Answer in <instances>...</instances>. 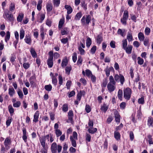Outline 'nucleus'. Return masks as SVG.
Here are the masks:
<instances>
[{"mask_svg":"<svg viewBox=\"0 0 153 153\" xmlns=\"http://www.w3.org/2000/svg\"><path fill=\"white\" fill-rule=\"evenodd\" d=\"M68 63V60L66 57H65V58H64L61 64V66L62 67L64 68L65 66H66Z\"/></svg>","mask_w":153,"mask_h":153,"instance_id":"4468645a","label":"nucleus"},{"mask_svg":"<svg viewBox=\"0 0 153 153\" xmlns=\"http://www.w3.org/2000/svg\"><path fill=\"white\" fill-rule=\"evenodd\" d=\"M64 20L63 19H61L59 22V26H58V27L59 28H61L62 27L64 23Z\"/></svg>","mask_w":153,"mask_h":153,"instance_id":"37998d69","label":"nucleus"},{"mask_svg":"<svg viewBox=\"0 0 153 153\" xmlns=\"http://www.w3.org/2000/svg\"><path fill=\"white\" fill-rule=\"evenodd\" d=\"M127 38L129 42L131 41L133 39V37L131 33L128 32Z\"/></svg>","mask_w":153,"mask_h":153,"instance_id":"473e14b6","label":"nucleus"},{"mask_svg":"<svg viewBox=\"0 0 153 153\" xmlns=\"http://www.w3.org/2000/svg\"><path fill=\"white\" fill-rule=\"evenodd\" d=\"M25 31L22 28L20 29V38L21 39H22L25 36Z\"/></svg>","mask_w":153,"mask_h":153,"instance_id":"a878e982","label":"nucleus"},{"mask_svg":"<svg viewBox=\"0 0 153 153\" xmlns=\"http://www.w3.org/2000/svg\"><path fill=\"white\" fill-rule=\"evenodd\" d=\"M72 59L74 62H76L77 60V55L76 53H74L72 56Z\"/></svg>","mask_w":153,"mask_h":153,"instance_id":"4d7b16f0","label":"nucleus"},{"mask_svg":"<svg viewBox=\"0 0 153 153\" xmlns=\"http://www.w3.org/2000/svg\"><path fill=\"white\" fill-rule=\"evenodd\" d=\"M114 79L117 82L119 81L120 79L121 84L123 85L125 81V78L124 76L121 74H120V76L118 74H116L114 76Z\"/></svg>","mask_w":153,"mask_h":153,"instance_id":"39448f33","label":"nucleus"},{"mask_svg":"<svg viewBox=\"0 0 153 153\" xmlns=\"http://www.w3.org/2000/svg\"><path fill=\"white\" fill-rule=\"evenodd\" d=\"M68 110V105L65 103L63 105L62 107V110L64 112H67Z\"/></svg>","mask_w":153,"mask_h":153,"instance_id":"2f4dec72","label":"nucleus"},{"mask_svg":"<svg viewBox=\"0 0 153 153\" xmlns=\"http://www.w3.org/2000/svg\"><path fill=\"white\" fill-rule=\"evenodd\" d=\"M85 110L87 113H88L91 111V109L88 105H86L85 106Z\"/></svg>","mask_w":153,"mask_h":153,"instance_id":"052dcab7","label":"nucleus"},{"mask_svg":"<svg viewBox=\"0 0 153 153\" xmlns=\"http://www.w3.org/2000/svg\"><path fill=\"white\" fill-rule=\"evenodd\" d=\"M15 90L13 88H9V94L11 97L13 96L15 93Z\"/></svg>","mask_w":153,"mask_h":153,"instance_id":"bb28decb","label":"nucleus"},{"mask_svg":"<svg viewBox=\"0 0 153 153\" xmlns=\"http://www.w3.org/2000/svg\"><path fill=\"white\" fill-rule=\"evenodd\" d=\"M138 37L139 40L140 41H143L145 37L143 34L142 32H140L138 34Z\"/></svg>","mask_w":153,"mask_h":153,"instance_id":"a211bd4d","label":"nucleus"},{"mask_svg":"<svg viewBox=\"0 0 153 153\" xmlns=\"http://www.w3.org/2000/svg\"><path fill=\"white\" fill-rule=\"evenodd\" d=\"M112 84L108 83L107 85V88L108 91L110 92L113 91L115 89V87Z\"/></svg>","mask_w":153,"mask_h":153,"instance_id":"9b49d317","label":"nucleus"},{"mask_svg":"<svg viewBox=\"0 0 153 153\" xmlns=\"http://www.w3.org/2000/svg\"><path fill=\"white\" fill-rule=\"evenodd\" d=\"M23 136L22 139L25 142L27 141V131L26 128L24 127L22 128Z\"/></svg>","mask_w":153,"mask_h":153,"instance_id":"1a4fd4ad","label":"nucleus"},{"mask_svg":"<svg viewBox=\"0 0 153 153\" xmlns=\"http://www.w3.org/2000/svg\"><path fill=\"white\" fill-rule=\"evenodd\" d=\"M52 83L55 85L56 86L57 84V80L55 76H53L52 78Z\"/></svg>","mask_w":153,"mask_h":153,"instance_id":"49530a36","label":"nucleus"},{"mask_svg":"<svg viewBox=\"0 0 153 153\" xmlns=\"http://www.w3.org/2000/svg\"><path fill=\"white\" fill-rule=\"evenodd\" d=\"M97 128H89L88 129L89 132L92 134H94V133L96 132L97 131Z\"/></svg>","mask_w":153,"mask_h":153,"instance_id":"ea45409f","label":"nucleus"},{"mask_svg":"<svg viewBox=\"0 0 153 153\" xmlns=\"http://www.w3.org/2000/svg\"><path fill=\"white\" fill-rule=\"evenodd\" d=\"M148 138L149 139V142L150 144H153V141H152V136L149 135L148 136Z\"/></svg>","mask_w":153,"mask_h":153,"instance_id":"6e6d98bb","label":"nucleus"},{"mask_svg":"<svg viewBox=\"0 0 153 153\" xmlns=\"http://www.w3.org/2000/svg\"><path fill=\"white\" fill-rule=\"evenodd\" d=\"M30 52L33 57L34 58L37 56V54L33 48H31Z\"/></svg>","mask_w":153,"mask_h":153,"instance_id":"4be33fe9","label":"nucleus"},{"mask_svg":"<svg viewBox=\"0 0 153 153\" xmlns=\"http://www.w3.org/2000/svg\"><path fill=\"white\" fill-rule=\"evenodd\" d=\"M9 111L11 115H12L14 113V111L12 106L11 105H9L8 106Z\"/></svg>","mask_w":153,"mask_h":153,"instance_id":"c9c22d12","label":"nucleus"},{"mask_svg":"<svg viewBox=\"0 0 153 153\" xmlns=\"http://www.w3.org/2000/svg\"><path fill=\"white\" fill-rule=\"evenodd\" d=\"M78 50L80 52V54L81 55H84L85 54V51L81 48V47H79L78 48Z\"/></svg>","mask_w":153,"mask_h":153,"instance_id":"13d9d810","label":"nucleus"},{"mask_svg":"<svg viewBox=\"0 0 153 153\" xmlns=\"http://www.w3.org/2000/svg\"><path fill=\"white\" fill-rule=\"evenodd\" d=\"M39 115V113L38 111H36L34 115V119L33 121L36 123L38 121V118Z\"/></svg>","mask_w":153,"mask_h":153,"instance_id":"f8f14e48","label":"nucleus"},{"mask_svg":"<svg viewBox=\"0 0 153 153\" xmlns=\"http://www.w3.org/2000/svg\"><path fill=\"white\" fill-rule=\"evenodd\" d=\"M49 137V135L47 134L45 136L42 137L41 138L39 139L41 145L43 148H45V141L46 140H48V141Z\"/></svg>","mask_w":153,"mask_h":153,"instance_id":"7ed1b4c3","label":"nucleus"},{"mask_svg":"<svg viewBox=\"0 0 153 153\" xmlns=\"http://www.w3.org/2000/svg\"><path fill=\"white\" fill-rule=\"evenodd\" d=\"M82 16V13L81 12L77 13L75 18V19L76 20H79Z\"/></svg>","mask_w":153,"mask_h":153,"instance_id":"7c9ffc66","label":"nucleus"},{"mask_svg":"<svg viewBox=\"0 0 153 153\" xmlns=\"http://www.w3.org/2000/svg\"><path fill=\"white\" fill-rule=\"evenodd\" d=\"M96 49L97 47L95 45L93 46L91 49V53L93 54H94L95 52V51L96 50Z\"/></svg>","mask_w":153,"mask_h":153,"instance_id":"8fccbe9b","label":"nucleus"},{"mask_svg":"<svg viewBox=\"0 0 153 153\" xmlns=\"http://www.w3.org/2000/svg\"><path fill=\"white\" fill-rule=\"evenodd\" d=\"M63 83L62 77L61 75H59V83L61 85Z\"/></svg>","mask_w":153,"mask_h":153,"instance_id":"864d4df0","label":"nucleus"},{"mask_svg":"<svg viewBox=\"0 0 153 153\" xmlns=\"http://www.w3.org/2000/svg\"><path fill=\"white\" fill-rule=\"evenodd\" d=\"M70 140L71 142L72 146L74 147H76V140L74 139L73 137L72 136L70 137Z\"/></svg>","mask_w":153,"mask_h":153,"instance_id":"412c9836","label":"nucleus"},{"mask_svg":"<svg viewBox=\"0 0 153 153\" xmlns=\"http://www.w3.org/2000/svg\"><path fill=\"white\" fill-rule=\"evenodd\" d=\"M123 95V92L122 90L119 89L118 91L117 96L119 99L121 100H122Z\"/></svg>","mask_w":153,"mask_h":153,"instance_id":"5701e85b","label":"nucleus"},{"mask_svg":"<svg viewBox=\"0 0 153 153\" xmlns=\"http://www.w3.org/2000/svg\"><path fill=\"white\" fill-rule=\"evenodd\" d=\"M127 42L126 39H125L124 40L122 41V46L123 48V49H125L127 47Z\"/></svg>","mask_w":153,"mask_h":153,"instance_id":"58836bf2","label":"nucleus"},{"mask_svg":"<svg viewBox=\"0 0 153 153\" xmlns=\"http://www.w3.org/2000/svg\"><path fill=\"white\" fill-rule=\"evenodd\" d=\"M53 59H48L47 60V65L49 68H52L53 66Z\"/></svg>","mask_w":153,"mask_h":153,"instance_id":"dca6fc26","label":"nucleus"},{"mask_svg":"<svg viewBox=\"0 0 153 153\" xmlns=\"http://www.w3.org/2000/svg\"><path fill=\"white\" fill-rule=\"evenodd\" d=\"M148 125L149 126L153 127V119L152 117H149L148 120Z\"/></svg>","mask_w":153,"mask_h":153,"instance_id":"f3484780","label":"nucleus"},{"mask_svg":"<svg viewBox=\"0 0 153 153\" xmlns=\"http://www.w3.org/2000/svg\"><path fill=\"white\" fill-rule=\"evenodd\" d=\"M45 31L43 27L41 28L40 29V36L42 38V39L43 40L45 38Z\"/></svg>","mask_w":153,"mask_h":153,"instance_id":"393cba45","label":"nucleus"},{"mask_svg":"<svg viewBox=\"0 0 153 153\" xmlns=\"http://www.w3.org/2000/svg\"><path fill=\"white\" fill-rule=\"evenodd\" d=\"M55 133L57 137H58L61 135L62 132L59 129H58L55 130Z\"/></svg>","mask_w":153,"mask_h":153,"instance_id":"3c124183","label":"nucleus"},{"mask_svg":"<svg viewBox=\"0 0 153 153\" xmlns=\"http://www.w3.org/2000/svg\"><path fill=\"white\" fill-rule=\"evenodd\" d=\"M114 137L117 140H120V135L118 132L115 131L114 132Z\"/></svg>","mask_w":153,"mask_h":153,"instance_id":"6ab92c4d","label":"nucleus"},{"mask_svg":"<svg viewBox=\"0 0 153 153\" xmlns=\"http://www.w3.org/2000/svg\"><path fill=\"white\" fill-rule=\"evenodd\" d=\"M92 43L91 39L89 37L86 40V45L88 48H89Z\"/></svg>","mask_w":153,"mask_h":153,"instance_id":"b1692460","label":"nucleus"},{"mask_svg":"<svg viewBox=\"0 0 153 153\" xmlns=\"http://www.w3.org/2000/svg\"><path fill=\"white\" fill-rule=\"evenodd\" d=\"M24 40L26 43L29 45H31V40L30 38L28 37L27 36L25 37Z\"/></svg>","mask_w":153,"mask_h":153,"instance_id":"f704fd0d","label":"nucleus"},{"mask_svg":"<svg viewBox=\"0 0 153 153\" xmlns=\"http://www.w3.org/2000/svg\"><path fill=\"white\" fill-rule=\"evenodd\" d=\"M102 40V37L101 35H99L97 36V42L100 44Z\"/></svg>","mask_w":153,"mask_h":153,"instance_id":"e433bc0d","label":"nucleus"},{"mask_svg":"<svg viewBox=\"0 0 153 153\" xmlns=\"http://www.w3.org/2000/svg\"><path fill=\"white\" fill-rule=\"evenodd\" d=\"M36 78L35 75L33 76L30 77L29 79V81L31 87H34L36 84L35 81Z\"/></svg>","mask_w":153,"mask_h":153,"instance_id":"0eeeda50","label":"nucleus"},{"mask_svg":"<svg viewBox=\"0 0 153 153\" xmlns=\"http://www.w3.org/2000/svg\"><path fill=\"white\" fill-rule=\"evenodd\" d=\"M53 1L54 6L58 7L60 3V0H53Z\"/></svg>","mask_w":153,"mask_h":153,"instance_id":"c03bdc74","label":"nucleus"},{"mask_svg":"<svg viewBox=\"0 0 153 153\" xmlns=\"http://www.w3.org/2000/svg\"><path fill=\"white\" fill-rule=\"evenodd\" d=\"M65 7L67 10V13L68 14H69L72 12L73 10L70 6L66 5H65Z\"/></svg>","mask_w":153,"mask_h":153,"instance_id":"ddd939ff","label":"nucleus"},{"mask_svg":"<svg viewBox=\"0 0 153 153\" xmlns=\"http://www.w3.org/2000/svg\"><path fill=\"white\" fill-rule=\"evenodd\" d=\"M47 10L48 12H50L53 8V5L51 4H48L46 6Z\"/></svg>","mask_w":153,"mask_h":153,"instance_id":"a19ab883","label":"nucleus"},{"mask_svg":"<svg viewBox=\"0 0 153 153\" xmlns=\"http://www.w3.org/2000/svg\"><path fill=\"white\" fill-rule=\"evenodd\" d=\"M145 34L146 35H148L149 34L150 32V29L148 27H146L145 29Z\"/></svg>","mask_w":153,"mask_h":153,"instance_id":"69168bd1","label":"nucleus"},{"mask_svg":"<svg viewBox=\"0 0 153 153\" xmlns=\"http://www.w3.org/2000/svg\"><path fill=\"white\" fill-rule=\"evenodd\" d=\"M3 16L4 18L7 19L10 21H13L14 19L13 15L12 13H10L9 11L7 12H4Z\"/></svg>","mask_w":153,"mask_h":153,"instance_id":"20e7f679","label":"nucleus"},{"mask_svg":"<svg viewBox=\"0 0 153 153\" xmlns=\"http://www.w3.org/2000/svg\"><path fill=\"white\" fill-rule=\"evenodd\" d=\"M138 102L139 104H143L144 103V98L142 97L139 98L138 100Z\"/></svg>","mask_w":153,"mask_h":153,"instance_id":"680f3d73","label":"nucleus"},{"mask_svg":"<svg viewBox=\"0 0 153 153\" xmlns=\"http://www.w3.org/2000/svg\"><path fill=\"white\" fill-rule=\"evenodd\" d=\"M10 37V33L9 31H7L6 33V36L5 37V41L7 42L9 40Z\"/></svg>","mask_w":153,"mask_h":153,"instance_id":"cd10ccee","label":"nucleus"},{"mask_svg":"<svg viewBox=\"0 0 153 153\" xmlns=\"http://www.w3.org/2000/svg\"><path fill=\"white\" fill-rule=\"evenodd\" d=\"M62 147L60 145H58L57 146L56 143H53L51 146V150L52 153H56L57 150V149L58 152L59 153L62 150Z\"/></svg>","mask_w":153,"mask_h":153,"instance_id":"f257e3e1","label":"nucleus"},{"mask_svg":"<svg viewBox=\"0 0 153 153\" xmlns=\"http://www.w3.org/2000/svg\"><path fill=\"white\" fill-rule=\"evenodd\" d=\"M82 57L81 56H78V59L77 62V65H81L82 64Z\"/></svg>","mask_w":153,"mask_h":153,"instance_id":"603ef678","label":"nucleus"},{"mask_svg":"<svg viewBox=\"0 0 153 153\" xmlns=\"http://www.w3.org/2000/svg\"><path fill=\"white\" fill-rule=\"evenodd\" d=\"M128 17V11H125L123 13V18L127 19Z\"/></svg>","mask_w":153,"mask_h":153,"instance_id":"79ce46f5","label":"nucleus"},{"mask_svg":"<svg viewBox=\"0 0 153 153\" xmlns=\"http://www.w3.org/2000/svg\"><path fill=\"white\" fill-rule=\"evenodd\" d=\"M24 15L23 13L19 14L17 18V20L18 22H21L24 18Z\"/></svg>","mask_w":153,"mask_h":153,"instance_id":"2eb2a0df","label":"nucleus"},{"mask_svg":"<svg viewBox=\"0 0 153 153\" xmlns=\"http://www.w3.org/2000/svg\"><path fill=\"white\" fill-rule=\"evenodd\" d=\"M21 105L20 102L19 101H18L16 102L13 103V105L14 107L18 108Z\"/></svg>","mask_w":153,"mask_h":153,"instance_id":"de8ad7c7","label":"nucleus"},{"mask_svg":"<svg viewBox=\"0 0 153 153\" xmlns=\"http://www.w3.org/2000/svg\"><path fill=\"white\" fill-rule=\"evenodd\" d=\"M44 88L46 90L48 91H51L52 89V86L51 84L45 85Z\"/></svg>","mask_w":153,"mask_h":153,"instance_id":"c756f323","label":"nucleus"},{"mask_svg":"<svg viewBox=\"0 0 153 153\" xmlns=\"http://www.w3.org/2000/svg\"><path fill=\"white\" fill-rule=\"evenodd\" d=\"M138 63L140 65H142L144 62V60L143 59L141 58L140 57H138L137 58Z\"/></svg>","mask_w":153,"mask_h":153,"instance_id":"a18cd8bd","label":"nucleus"},{"mask_svg":"<svg viewBox=\"0 0 153 153\" xmlns=\"http://www.w3.org/2000/svg\"><path fill=\"white\" fill-rule=\"evenodd\" d=\"M85 73L86 75L88 77H89L92 75L91 71L88 69H87L85 70Z\"/></svg>","mask_w":153,"mask_h":153,"instance_id":"bf43d9fd","label":"nucleus"},{"mask_svg":"<svg viewBox=\"0 0 153 153\" xmlns=\"http://www.w3.org/2000/svg\"><path fill=\"white\" fill-rule=\"evenodd\" d=\"M53 52L52 51H50L49 52V57L48 59H53Z\"/></svg>","mask_w":153,"mask_h":153,"instance_id":"338daca9","label":"nucleus"},{"mask_svg":"<svg viewBox=\"0 0 153 153\" xmlns=\"http://www.w3.org/2000/svg\"><path fill=\"white\" fill-rule=\"evenodd\" d=\"M133 47L131 45H128V47L124 49L126 51V52L128 54H131V51Z\"/></svg>","mask_w":153,"mask_h":153,"instance_id":"9d476101","label":"nucleus"},{"mask_svg":"<svg viewBox=\"0 0 153 153\" xmlns=\"http://www.w3.org/2000/svg\"><path fill=\"white\" fill-rule=\"evenodd\" d=\"M114 117L116 122L117 123H119L120 122V116L118 112L116 110L114 112Z\"/></svg>","mask_w":153,"mask_h":153,"instance_id":"423d86ee","label":"nucleus"},{"mask_svg":"<svg viewBox=\"0 0 153 153\" xmlns=\"http://www.w3.org/2000/svg\"><path fill=\"white\" fill-rule=\"evenodd\" d=\"M72 67L71 66H67L65 68V73L68 75H69L70 73V71L72 70Z\"/></svg>","mask_w":153,"mask_h":153,"instance_id":"aec40b11","label":"nucleus"},{"mask_svg":"<svg viewBox=\"0 0 153 153\" xmlns=\"http://www.w3.org/2000/svg\"><path fill=\"white\" fill-rule=\"evenodd\" d=\"M109 82L108 83H110V84H112L113 85H115L116 84V82L114 81V78L112 76H110L109 77Z\"/></svg>","mask_w":153,"mask_h":153,"instance_id":"c85d7f7f","label":"nucleus"},{"mask_svg":"<svg viewBox=\"0 0 153 153\" xmlns=\"http://www.w3.org/2000/svg\"><path fill=\"white\" fill-rule=\"evenodd\" d=\"M91 16L90 15H86V22L85 23H86L87 25H88L89 23L91 21Z\"/></svg>","mask_w":153,"mask_h":153,"instance_id":"72a5a7b5","label":"nucleus"},{"mask_svg":"<svg viewBox=\"0 0 153 153\" xmlns=\"http://www.w3.org/2000/svg\"><path fill=\"white\" fill-rule=\"evenodd\" d=\"M131 93V91L129 88H126L124 90L123 96L125 99L129 100L130 98Z\"/></svg>","mask_w":153,"mask_h":153,"instance_id":"f03ea898","label":"nucleus"},{"mask_svg":"<svg viewBox=\"0 0 153 153\" xmlns=\"http://www.w3.org/2000/svg\"><path fill=\"white\" fill-rule=\"evenodd\" d=\"M88 125L90 128H92L94 125L93 121L92 120H89Z\"/></svg>","mask_w":153,"mask_h":153,"instance_id":"5fc2aeb1","label":"nucleus"},{"mask_svg":"<svg viewBox=\"0 0 153 153\" xmlns=\"http://www.w3.org/2000/svg\"><path fill=\"white\" fill-rule=\"evenodd\" d=\"M17 93L19 97L22 99L23 97V94L22 91L20 89H19L17 91Z\"/></svg>","mask_w":153,"mask_h":153,"instance_id":"09e8293b","label":"nucleus"},{"mask_svg":"<svg viewBox=\"0 0 153 153\" xmlns=\"http://www.w3.org/2000/svg\"><path fill=\"white\" fill-rule=\"evenodd\" d=\"M68 33L67 29L66 28H65L64 29H62L61 30V33L62 35H67Z\"/></svg>","mask_w":153,"mask_h":153,"instance_id":"4c0bfd02","label":"nucleus"},{"mask_svg":"<svg viewBox=\"0 0 153 153\" xmlns=\"http://www.w3.org/2000/svg\"><path fill=\"white\" fill-rule=\"evenodd\" d=\"M61 42L64 44L68 42V39L67 38H63L61 40Z\"/></svg>","mask_w":153,"mask_h":153,"instance_id":"0e129e2a","label":"nucleus"},{"mask_svg":"<svg viewBox=\"0 0 153 153\" xmlns=\"http://www.w3.org/2000/svg\"><path fill=\"white\" fill-rule=\"evenodd\" d=\"M23 67L25 69H27L30 67V64L28 63H24L23 64Z\"/></svg>","mask_w":153,"mask_h":153,"instance_id":"774afa93","label":"nucleus"},{"mask_svg":"<svg viewBox=\"0 0 153 153\" xmlns=\"http://www.w3.org/2000/svg\"><path fill=\"white\" fill-rule=\"evenodd\" d=\"M11 141L10 138L7 137L5 140L4 144L6 148L8 149L9 148V145L11 144Z\"/></svg>","mask_w":153,"mask_h":153,"instance_id":"6e6552de","label":"nucleus"},{"mask_svg":"<svg viewBox=\"0 0 153 153\" xmlns=\"http://www.w3.org/2000/svg\"><path fill=\"white\" fill-rule=\"evenodd\" d=\"M82 7L84 10H86L87 9V5L85 2H83L82 3Z\"/></svg>","mask_w":153,"mask_h":153,"instance_id":"e2e57ef3","label":"nucleus"}]
</instances>
